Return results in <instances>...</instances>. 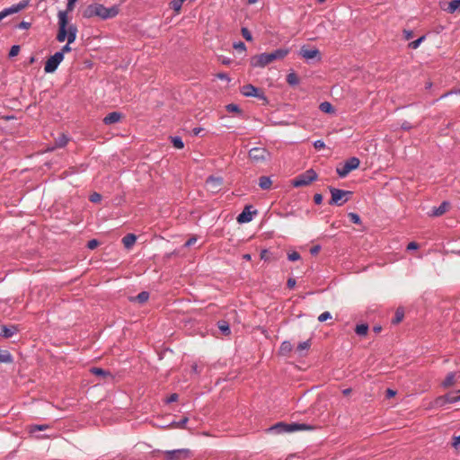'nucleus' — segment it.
<instances>
[{
  "instance_id": "nucleus-6",
  "label": "nucleus",
  "mask_w": 460,
  "mask_h": 460,
  "mask_svg": "<svg viewBox=\"0 0 460 460\" xmlns=\"http://www.w3.org/2000/svg\"><path fill=\"white\" fill-rule=\"evenodd\" d=\"M307 429V426L305 424H296V423L285 424V423L280 422V423H278V424L272 426L270 429V430L272 432H275V433H289V432L303 430V429Z\"/></svg>"
},
{
  "instance_id": "nucleus-47",
  "label": "nucleus",
  "mask_w": 460,
  "mask_h": 460,
  "mask_svg": "<svg viewBox=\"0 0 460 460\" xmlns=\"http://www.w3.org/2000/svg\"><path fill=\"white\" fill-rule=\"evenodd\" d=\"M98 241L95 240V239H93V240H90L87 243V247L91 250H93L94 248H96L98 246Z\"/></svg>"
},
{
  "instance_id": "nucleus-44",
  "label": "nucleus",
  "mask_w": 460,
  "mask_h": 460,
  "mask_svg": "<svg viewBox=\"0 0 460 460\" xmlns=\"http://www.w3.org/2000/svg\"><path fill=\"white\" fill-rule=\"evenodd\" d=\"M402 318H403V312L398 309L395 313V317L393 322L394 323H398L402 320Z\"/></svg>"
},
{
  "instance_id": "nucleus-3",
  "label": "nucleus",
  "mask_w": 460,
  "mask_h": 460,
  "mask_svg": "<svg viewBox=\"0 0 460 460\" xmlns=\"http://www.w3.org/2000/svg\"><path fill=\"white\" fill-rule=\"evenodd\" d=\"M289 53V49H278L270 53H261L251 58L250 63L253 67H265L275 60L284 59Z\"/></svg>"
},
{
  "instance_id": "nucleus-16",
  "label": "nucleus",
  "mask_w": 460,
  "mask_h": 460,
  "mask_svg": "<svg viewBox=\"0 0 460 460\" xmlns=\"http://www.w3.org/2000/svg\"><path fill=\"white\" fill-rule=\"evenodd\" d=\"M242 93L248 97H258L259 89L252 84H246L242 88Z\"/></svg>"
},
{
  "instance_id": "nucleus-5",
  "label": "nucleus",
  "mask_w": 460,
  "mask_h": 460,
  "mask_svg": "<svg viewBox=\"0 0 460 460\" xmlns=\"http://www.w3.org/2000/svg\"><path fill=\"white\" fill-rule=\"evenodd\" d=\"M317 178V174L314 170H307L305 172L298 175L292 181V185L296 188L307 186Z\"/></svg>"
},
{
  "instance_id": "nucleus-50",
  "label": "nucleus",
  "mask_w": 460,
  "mask_h": 460,
  "mask_svg": "<svg viewBox=\"0 0 460 460\" xmlns=\"http://www.w3.org/2000/svg\"><path fill=\"white\" fill-rule=\"evenodd\" d=\"M234 48L238 50L244 51L246 49L245 45L243 42H238L234 44Z\"/></svg>"
},
{
  "instance_id": "nucleus-59",
  "label": "nucleus",
  "mask_w": 460,
  "mask_h": 460,
  "mask_svg": "<svg viewBox=\"0 0 460 460\" xmlns=\"http://www.w3.org/2000/svg\"><path fill=\"white\" fill-rule=\"evenodd\" d=\"M395 394H396V392L394 390H392V389L386 390V397L391 398V397H394Z\"/></svg>"
},
{
  "instance_id": "nucleus-38",
  "label": "nucleus",
  "mask_w": 460,
  "mask_h": 460,
  "mask_svg": "<svg viewBox=\"0 0 460 460\" xmlns=\"http://www.w3.org/2000/svg\"><path fill=\"white\" fill-rule=\"evenodd\" d=\"M76 1L77 0H67L66 10H65L64 12L66 13V18L68 20H69L68 13L74 10L75 4Z\"/></svg>"
},
{
  "instance_id": "nucleus-63",
  "label": "nucleus",
  "mask_w": 460,
  "mask_h": 460,
  "mask_svg": "<svg viewBox=\"0 0 460 460\" xmlns=\"http://www.w3.org/2000/svg\"><path fill=\"white\" fill-rule=\"evenodd\" d=\"M201 131H202L201 128H193V134L195 136H198Z\"/></svg>"
},
{
  "instance_id": "nucleus-49",
  "label": "nucleus",
  "mask_w": 460,
  "mask_h": 460,
  "mask_svg": "<svg viewBox=\"0 0 460 460\" xmlns=\"http://www.w3.org/2000/svg\"><path fill=\"white\" fill-rule=\"evenodd\" d=\"M453 447L456 450L460 449V435L454 438Z\"/></svg>"
},
{
  "instance_id": "nucleus-28",
  "label": "nucleus",
  "mask_w": 460,
  "mask_h": 460,
  "mask_svg": "<svg viewBox=\"0 0 460 460\" xmlns=\"http://www.w3.org/2000/svg\"><path fill=\"white\" fill-rule=\"evenodd\" d=\"M368 326L367 324H358L355 332L359 336H365L367 333Z\"/></svg>"
},
{
  "instance_id": "nucleus-55",
  "label": "nucleus",
  "mask_w": 460,
  "mask_h": 460,
  "mask_svg": "<svg viewBox=\"0 0 460 460\" xmlns=\"http://www.w3.org/2000/svg\"><path fill=\"white\" fill-rule=\"evenodd\" d=\"M320 250H321V246L320 245H315V246L311 248L310 252H311V254L315 255V254H317L320 252Z\"/></svg>"
},
{
  "instance_id": "nucleus-22",
  "label": "nucleus",
  "mask_w": 460,
  "mask_h": 460,
  "mask_svg": "<svg viewBox=\"0 0 460 460\" xmlns=\"http://www.w3.org/2000/svg\"><path fill=\"white\" fill-rule=\"evenodd\" d=\"M271 184H272V181L270 177L268 176H261L260 179H259V186L262 189V190H269L270 189L271 187Z\"/></svg>"
},
{
  "instance_id": "nucleus-18",
  "label": "nucleus",
  "mask_w": 460,
  "mask_h": 460,
  "mask_svg": "<svg viewBox=\"0 0 460 460\" xmlns=\"http://www.w3.org/2000/svg\"><path fill=\"white\" fill-rule=\"evenodd\" d=\"M449 208V203L447 201L442 202L438 207L433 208L430 212V216L432 217H439L442 216Z\"/></svg>"
},
{
  "instance_id": "nucleus-53",
  "label": "nucleus",
  "mask_w": 460,
  "mask_h": 460,
  "mask_svg": "<svg viewBox=\"0 0 460 460\" xmlns=\"http://www.w3.org/2000/svg\"><path fill=\"white\" fill-rule=\"evenodd\" d=\"M217 77L221 79V80H225V81H227L229 82L230 81V78L229 76L226 75V74H224V73H219L217 75Z\"/></svg>"
},
{
  "instance_id": "nucleus-21",
  "label": "nucleus",
  "mask_w": 460,
  "mask_h": 460,
  "mask_svg": "<svg viewBox=\"0 0 460 460\" xmlns=\"http://www.w3.org/2000/svg\"><path fill=\"white\" fill-rule=\"evenodd\" d=\"M137 237L133 234H128L123 237L122 243L126 248H130L136 243Z\"/></svg>"
},
{
  "instance_id": "nucleus-56",
  "label": "nucleus",
  "mask_w": 460,
  "mask_h": 460,
  "mask_svg": "<svg viewBox=\"0 0 460 460\" xmlns=\"http://www.w3.org/2000/svg\"><path fill=\"white\" fill-rule=\"evenodd\" d=\"M453 93H455V94H460V89H457V90H455V91L447 92V93H446L445 94H443V95L441 96V98H445V97L449 96V95H451V94H453Z\"/></svg>"
},
{
  "instance_id": "nucleus-46",
  "label": "nucleus",
  "mask_w": 460,
  "mask_h": 460,
  "mask_svg": "<svg viewBox=\"0 0 460 460\" xmlns=\"http://www.w3.org/2000/svg\"><path fill=\"white\" fill-rule=\"evenodd\" d=\"M102 199V196L101 194L97 193V192H93L91 196H90V200L92 202H99L100 200Z\"/></svg>"
},
{
  "instance_id": "nucleus-20",
  "label": "nucleus",
  "mask_w": 460,
  "mask_h": 460,
  "mask_svg": "<svg viewBox=\"0 0 460 460\" xmlns=\"http://www.w3.org/2000/svg\"><path fill=\"white\" fill-rule=\"evenodd\" d=\"M456 383V373L454 372H450L447 375L446 378L444 379V381L441 383V385L444 387V388H448L452 385H454Z\"/></svg>"
},
{
  "instance_id": "nucleus-54",
  "label": "nucleus",
  "mask_w": 460,
  "mask_h": 460,
  "mask_svg": "<svg viewBox=\"0 0 460 460\" xmlns=\"http://www.w3.org/2000/svg\"><path fill=\"white\" fill-rule=\"evenodd\" d=\"M196 242H197V238H196V237H191V238H190V239L185 243V246H186V247H190V246L193 245Z\"/></svg>"
},
{
  "instance_id": "nucleus-8",
  "label": "nucleus",
  "mask_w": 460,
  "mask_h": 460,
  "mask_svg": "<svg viewBox=\"0 0 460 460\" xmlns=\"http://www.w3.org/2000/svg\"><path fill=\"white\" fill-rule=\"evenodd\" d=\"M456 392L448 393L445 395L437 397L431 403V408H441L447 403H456L460 402L459 397Z\"/></svg>"
},
{
  "instance_id": "nucleus-52",
  "label": "nucleus",
  "mask_w": 460,
  "mask_h": 460,
  "mask_svg": "<svg viewBox=\"0 0 460 460\" xmlns=\"http://www.w3.org/2000/svg\"><path fill=\"white\" fill-rule=\"evenodd\" d=\"M226 109H227L228 111H239L238 106L235 105V104H233V103L232 104H228L226 106Z\"/></svg>"
},
{
  "instance_id": "nucleus-51",
  "label": "nucleus",
  "mask_w": 460,
  "mask_h": 460,
  "mask_svg": "<svg viewBox=\"0 0 460 460\" xmlns=\"http://www.w3.org/2000/svg\"><path fill=\"white\" fill-rule=\"evenodd\" d=\"M178 400V394H172L167 399L166 402L171 403L173 402H176Z\"/></svg>"
},
{
  "instance_id": "nucleus-17",
  "label": "nucleus",
  "mask_w": 460,
  "mask_h": 460,
  "mask_svg": "<svg viewBox=\"0 0 460 460\" xmlns=\"http://www.w3.org/2000/svg\"><path fill=\"white\" fill-rule=\"evenodd\" d=\"M17 332V327L16 326H5L2 325L0 326V335H2L4 338H11L13 334Z\"/></svg>"
},
{
  "instance_id": "nucleus-58",
  "label": "nucleus",
  "mask_w": 460,
  "mask_h": 460,
  "mask_svg": "<svg viewBox=\"0 0 460 460\" xmlns=\"http://www.w3.org/2000/svg\"><path fill=\"white\" fill-rule=\"evenodd\" d=\"M261 260H264V261H268L269 260V257H268V251L267 250H262L261 252Z\"/></svg>"
},
{
  "instance_id": "nucleus-37",
  "label": "nucleus",
  "mask_w": 460,
  "mask_h": 460,
  "mask_svg": "<svg viewBox=\"0 0 460 460\" xmlns=\"http://www.w3.org/2000/svg\"><path fill=\"white\" fill-rule=\"evenodd\" d=\"M185 0H173L172 1L171 3V5H172V8L175 11V12H179L181 8V5L183 4Z\"/></svg>"
},
{
  "instance_id": "nucleus-48",
  "label": "nucleus",
  "mask_w": 460,
  "mask_h": 460,
  "mask_svg": "<svg viewBox=\"0 0 460 460\" xmlns=\"http://www.w3.org/2000/svg\"><path fill=\"white\" fill-rule=\"evenodd\" d=\"M314 146L316 148V149H322L325 146V144L323 140H315L314 142Z\"/></svg>"
},
{
  "instance_id": "nucleus-12",
  "label": "nucleus",
  "mask_w": 460,
  "mask_h": 460,
  "mask_svg": "<svg viewBox=\"0 0 460 460\" xmlns=\"http://www.w3.org/2000/svg\"><path fill=\"white\" fill-rule=\"evenodd\" d=\"M223 179L221 177L210 176L206 181V188L212 193H217L221 190Z\"/></svg>"
},
{
  "instance_id": "nucleus-24",
  "label": "nucleus",
  "mask_w": 460,
  "mask_h": 460,
  "mask_svg": "<svg viewBox=\"0 0 460 460\" xmlns=\"http://www.w3.org/2000/svg\"><path fill=\"white\" fill-rule=\"evenodd\" d=\"M13 362V357L7 350H0V363H11Z\"/></svg>"
},
{
  "instance_id": "nucleus-39",
  "label": "nucleus",
  "mask_w": 460,
  "mask_h": 460,
  "mask_svg": "<svg viewBox=\"0 0 460 460\" xmlns=\"http://www.w3.org/2000/svg\"><path fill=\"white\" fill-rule=\"evenodd\" d=\"M349 217L354 224L359 225L361 223V219H360L359 216L356 213H353V212L349 213Z\"/></svg>"
},
{
  "instance_id": "nucleus-15",
  "label": "nucleus",
  "mask_w": 460,
  "mask_h": 460,
  "mask_svg": "<svg viewBox=\"0 0 460 460\" xmlns=\"http://www.w3.org/2000/svg\"><path fill=\"white\" fill-rule=\"evenodd\" d=\"M300 55L305 59H313L319 56V50L315 48L306 49L303 47L300 49Z\"/></svg>"
},
{
  "instance_id": "nucleus-45",
  "label": "nucleus",
  "mask_w": 460,
  "mask_h": 460,
  "mask_svg": "<svg viewBox=\"0 0 460 460\" xmlns=\"http://www.w3.org/2000/svg\"><path fill=\"white\" fill-rule=\"evenodd\" d=\"M19 51H20V47L18 45H14L11 48L9 56L15 57L18 55Z\"/></svg>"
},
{
  "instance_id": "nucleus-23",
  "label": "nucleus",
  "mask_w": 460,
  "mask_h": 460,
  "mask_svg": "<svg viewBox=\"0 0 460 460\" xmlns=\"http://www.w3.org/2000/svg\"><path fill=\"white\" fill-rule=\"evenodd\" d=\"M445 10L449 13H454L457 10H460V0H452L448 3L447 7Z\"/></svg>"
},
{
  "instance_id": "nucleus-9",
  "label": "nucleus",
  "mask_w": 460,
  "mask_h": 460,
  "mask_svg": "<svg viewBox=\"0 0 460 460\" xmlns=\"http://www.w3.org/2000/svg\"><path fill=\"white\" fill-rule=\"evenodd\" d=\"M330 192L332 194L330 204H335L337 206L343 205L347 202L348 197L351 195V192L349 190H342L336 188H330Z\"/></svg>"
},
{
  "instance_id": "nucleus-61",
  "label": "nucleus",
  "mask_w": 460,
  "mask_h": 460,
  "mask_svg": "<svg viewBox=\"0 0 460 460\" xmlns=\"http://www.w3.org/2000/svg\"><path fill=\"white\" fill-rule=\"evenodd\" d=\"M296 286V280L294 279H289L288 280V287L289 288H293Z\"/></svg>"
},
{
  "instance_id": "nucleus-2",
  "label": "nucleus",
  "mask_w": 460,
  "mask_h": 460,
  "mask_svg": "<svg viewBox=\"0 0 460 460\" xmlns=\"http://www.w3.org/2000/svg\"><path fill=\"white\" fill-rule=\"evenodd\" d=\"M119 13V5L105 7L102 4L94 3L89 4L83 12L84 18L99 17L102 20H108L116 17Z\"/></svg>"
},
{
  "instance_id": "nucleus-35",
  "label": "nucleus",
  "mask_w": 460,
  "mask_h": 460,
  "mask_svg": "<svg viewBox=\"0 0 460 460\" xmlns=\"http://www.w3.org/2000/svg\"><path fill=\"white\" fill-rule=\"evenodd\" d=\"M68 141V138L65 135H61L57 140H56V146L58 147H63L66 145Z\"/></svg>"
},
{
  "instance_id": "nucleus-41",
  "label": "nucleus",
  "mask_w": 460,
  "mask_h": 460,
  "mask_svg": "<svg viewBox=\"0 0 460 460\" xmlns=\"http://www.w3.org/2000/svg\"><path fill=\"white\" fill-rule=\"evenodd\" d=\"M242 35L248 41L252 40V34L247 28H242Z\"/></svg>"
},
{
  "instance_id": "nucleus-32",
  "label": "nucleus",
  "mask_w": 460,
  "mask_h": 460,
  "mask_svg": "<svg viewBox=\"0 0 460 460\" xmlns=\"http://www.w3.org/2000/svg\"><path fill=\"white\" fill-rule=\"evenodd\" d=\"M149 298V294L146 291L139 293L133 300L138 301L139 303H145Z\"/></svg>"
},
{
  "instance_id": "nucleus-62",
  "label": "nucleus",
  "mask_w": 460,
  "mask_h": 460,
  "mask_svg": "<svg viewBox=\"0 0 460 460\" xmlns=\"http://www.w3.org/2000/svg\"><path fill=\"white\" fill-rule=\"evenodd\" d=\"M403 32L406 40H410L412 37V32L411 31H404Z\"/></svg>"
},
{
  "instance_id": "nucleus-7",
  "label": "nucleus",
  "mask_w": 460,
  "mask_h": 460,
  "mask_svg": "<svg viewBox=\"0 0 460 460\" xmlns=\"http://www.w3.org/2000/svg\"><path fill=\"white\" fill-rule=\"evenodd\" d=\"M249 158L255 164L270 159V153L264 147H253L249 151Z\"/></svg>"
},
{
  "instance_id": "nucleus-31",
  "label": "nucleus",
  "mask_w": 460,
  "mask_h": 460,
  "mask_svg": "<svg viewBox=\"0 0 460 460\" xmlns=\"http://www.w3.org/2000/svg\"><path fill=\"white\" fill-rule=\"evenodd\" d=\"M218 328L225 335H228L230 333L229 324L225 321H221L218 323Z\"/></svg>"
},
{
  "instance_id": "nucleus-42",
  "label": "nucleus",
  "mask_w": 460,
  "mask_h": 460,
  "mask_svg": "<svg viewBox=\"0 0 460 460\" xmlns=\"http://www.w3.org/2000/svg\"><path fill=\"white\" fill-rule=\"evenodd\" d=\"M91 372L94 375H97V376H104L106 375H108L107 372H105L103 369L102 368H99V367H93L91 369Z\"/></svg>"
},
{
  "instance_id": "nucleus-26",
  "label": "nucleus",
  "mask_w": 460,
  "mask_h": 460,
  "mask_svg": "<svg viewBox=\"0 0 460 460\" xmlns=\"http://www.w3.org/2000/svg\"><path fill=\"white\" fill-rule=\"evenodd\" d=\"M292 349H293V346L289 341H283L281 343L279 351L282 355H287L288 353H289L292 350Z\"/></svg>"
},
{
  "instance_id": "nucleus-1",
  "label": "nucleus",
  "mask_w": 460,
  "mask_h": 460,
  "mask_svg": "<svg viewBox=\"0 0 460 460\" xmlns=\"http://www.w3.org/2000/svg\"><path fill=\"white\" fill-rule=\"evenodd\" d=\"M58 31L57 34V40L58 42L66 41V44L58 51V53H62V58H64L65 53L72 50L70 45L75 42L78 31L75 24L69 23V21L66 18V13L65 12L58 13Z\"/></svg>"
},
{
  "instance_id": "nucleus-30",
  "label": "nucleus",
  "mask_w": 460,
  "mask_h": 460,
  "mask_svg": "<svg viewBox=\"0 0 460 460\" xmlns=\"http://www.w3.org/2000/svg\"><path fill=\"white\" fill-rule=\"evenodd\" d=\"M287 82L290 85H296L299 83L298 77L295 73H289L287 75Z\"/></svg>"
},
{
  "instance_id": "nucleus-14",
  "label": "nucleus",
  "mask_w": 460,
  "mask_h": 460,
  "mask_svg": "<svg viewBox=\"0 0 460 460\" xmlns=\"http://www.w3.org/2000/svg\"><path fill=\"white\" fill-rule=\"evenodd\" d=\"M250 206H246L244 209L238 215L237 222L239 224L249 223L252 220V212L250 210Z\"/></svg>"
},
{
  "instance_id": "nucleus-29",
  "label": "nucleus",
  "mask_w": 460,
  "mask_h": 460,
  "mask_svg": "<svg viewBox=\"0 0 460 460\" xmlns=\"http://www.w3.org/2000/svg\"><path fill=\"white\" fill-rule=\"evenodd\" d=\"M320 110L323 111V112H325V113H332L333 112V107L332 105L328 102H323L320 104L319 106Z\"/></svg>"
},
{
  "instance_id": "nucleus-34",
  "label": "nucleus",
  "mask_w": 460,
  "mask_h": 460,
  "mask_svg": "<svg viewBox=\"0 0 460 460\" xmlns=\"http://www.w3.org/2000/svg\"><path fill=\"white\" fill-rule=\"evenodd\" d=\"M310 346H311L310 341H305L300 342L297 345L296 350L301 353V352H303L305 350L309 349Z\"/></svg>"
},
{
  "instance_id": "nucleus-60",
  "label": "nucleus",
  "mask_w": 460,
  "mask_h": 460,
  "mask_svg": "<svg viewBox=\"0 0 460 460\" xmlns=\"http://www.w3.org/2000/svg\"><path fill=\"white\" fill-rule=\"evenodd\" d=\"M417 248H418V244L414 242L410 243L407 246L408 250H416Z\"/></svg>"
},
{
  "instance_id": "nucleus-11",
  "label": "nucleus",
  "mask_w": 460,
  "mask_h": 460,
  "mask_svg": "<svg viewBox=\"0 0 460 460\" xmlns=\"http://www.w3.org/2000/svg\"><path fill=\"white\" fill-rule=\"evenodd\" d=\"M62 53L56 52L54 55L49 57L45 63L44 71L45 73H54L59 64L63 61Z\"/></svg>"
},
{
  "instance_id": "nucleus-27",
  "label": "nucleus",
  "mask_w": 460,
  "mask_h": 460,
  "mask_svg": "<svg viewBox=\"0 0 460 460\" xmlns=\"http://www.w3.org/2000/svg\"><path fill=\"white\" fill-rule=\"evenodd\" d=\"M49 425L40 424V425H31L28 428V430L31 434H34L36 431H42L49 429Z\"/></svg>"
},
{
  "instance_id": "nucleus-64",
  "label": "nucleus",
  "mask_w": 460,
  "mask_h": 460,
  "mask_svg": "<svg viewBox=\"0 0 460 460\" xmlns=\"http://www.w3.org/2000/svg\"><path fill=\"white\" fill-rule=\"evenodd\" d=\"M29 26H30V23H29V22H22L20 24V27H21V28H23V29H27Z\"/></svg>"
},
{
  "instance_id": "nucleus-33",
  "label": "nucleus",
  "mask_w": 460,
  "mask_h": 460,
  "mask_svg": "<svg viewBox=\"0 0 460 460\" xmlns=\"http://www.w3.org/2000/svg\"><path fill=\"white\" fill-rule=\"evenodd\" d=\"M172 143L173 146L177 149H181L184 146L183 141L180 137H172Z\"/></svg>"
},
{
  "instance_id": "nucleus-10",
  "label": "nucleus",
  "mask_w": 460,
  "mask_h": 460,
  "mask_svg": "<svg viewBox=\"0 0 460 460\" xmlns=\"http://www.w3.org/2000/svg\"><path fill=\"white\" fill-rule=\"evenodd\" d=\"M167 460H185L192 456V453L188 448L167 450L164 452Z\"/></svg>"
},
{
  "instance_id": "nucleus-13",
  "label": "nucleus",
  "mask_w": 460,
  "mask_h": 460,
  "mask_svg": "<svg viewBox=\"0 0 460 460\" xmlns=\"http://www.w3.org/2000/svg\"><path fill=\"white\" fill-rule=\"evenodd\" d=\"M27 4H28V2L23 1L17 4H13L8 8L4 9L3 11L0 12V21L10 14L19 13L23 8H25L27 6Z\"/></svg>"
},
{
  "instance_id": "nucleus-43",
  "label": "nucleus",
  "mask_w": 460,
  "mask_h": 460,
  "mask_svg": "<svg viewBox=\"0 0 460 460\" xmlns=\"http://www.w3.org/2000/svg\"><path fill=\"white\" fill-rule=\"evenodd\" d=\"M288 259L291 261H296L300 260V254L296 252H292L288 254Z\"/></svg>"
},
{
  "instance_id": "nucleus-25",
  "label": "nucleus",
  "mask_w": 460,
  "mask_h": 460,
  "mask_svg": "<svg viewBox=\"0 0 460 460\" xmlns=\"http://www.w3.org/2000/svg\"><path fill=\"white\" fill-rule=\"evenodd\" d=\"M189 419L187 417L183 418L180 421H172L169 424V427L176 428V429H185L186 424L188 422Z\"/></svg>"
},
{
  "instance_id": "nucleus-40",
  "label": "nucleus",
  "mask_w": 460,
  "mask_h": 460,
  "mask_svg": "<svg viewBox=\"0 0 460 460\" xmlns=\"http://www.w3.org/2000/svg\"><path fill=\"white\" fill-rule=\"evenodd\" d=\"M331 318H332V314L329 312L326 311V312L322 313L318 316V321L323 323V322H325V321H327V320H329Z\"/></svg>"
},
{
  "instance_id": "nucleus-57",
  "label": "nucleus",
  "mask_w": 460,
  "mask_h": 460,
  "mask_svg": "<svg viewBox=\"0 0 460 460\" xmlns=\"http://www.w3.org/2000/svg\"><path fill=\"white\" fill-rule=\"evenodd\" d=\"M314 200L315 204H321L322 200H323L322 195L321 194H315L314 197Z\"/></svg>"
},
{
  "instance_id": "nucleus-4",
  "label": "nucleus",
  "mask_w": 460,
  "mask_h": 460,
  "mask_svg": "<svg viewBox=\"0 0 460 460\" xmlns=\"http://www.w3.org/2000/svg\"><path fill=\"white\" fill-rule=\"evenodd\" d=\"M360 161L357 157L348 159L343 164L336 168V172L341 178L346 177L352 170L359 166Z\"/></svg>"
},
{
  "instance_id": "nucleus-36",
  "label": "nucleus",
  "mask_w": 460,
  "mask_h": 460,
  "mask_svg": "<svg viewBox=\"0 0 460 460\" xmlns=\"http://www.w3.org/2000/svg\"><path fill=\"white\" fill-rule=\"evenodd\" d=\"M425 40V36L420 37L418 40L411 41L409 43V48L412 49H416L421 44V42Z\"/></svg>"
},
{
  "instance_id": "nucleus-19",
  "label": "nucleus",
  "mask_w": 460,
  "mask_h": 460,
  "mask_svg": "<svg viewBox=\"0 0 460 460\" xmlns=\"http://www.w3.org/2000/svg\"><path fill=\"white\" fill-rule=\"evenodd\" d=\"M121 119V113L119 112H111L104 119L103 122L107 125L113 124L119 122Z\"/></svg>"
}]
</instances>
